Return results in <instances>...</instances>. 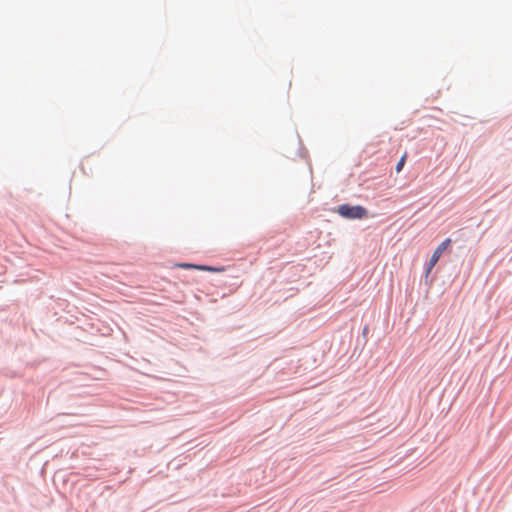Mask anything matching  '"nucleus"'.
<instances>
[{
  "instance_id": "nucleus-4",
  "label": "nucleus",
  "mask_w": 512,
  "mask_h": 512,
  "mask_svg": "<svg viewBox=\"0 0 512 512\" xmlns=\"http://www.w3.org/2000/svg\"><path fill=\"white\" fill-rule=\"evenodd\" d=\"M406 158H407V153L405 152L396 165V171L398 173L403 169V166L406 162Z\"/></svg>"
},
{
  "instance_id": "nucleus-1",
  "label": "nucleus",
  "mask_w": 512,
  "mask_h": 512,
  "mask_svg": "<svg viewBox=\"0 0 512 512\" xmlns=\"http://www.w3.org/2000/svg\"><path fill=\"white\" fill-rule=\"evenodd\" d=\"M339 215L348 219H362L367 216V210L362 206L340 205L337 209Z\"/></svg>"
},
{
  "instance_id": "nucleus-2",
  "label": "nucleus",
  "mask_w": 512,
  "mask_h": 512,
  "mask_svg": "<svg viewBox=\"0 0 512 512\" xmlns=\"http://www.w3.org/2000/svg\"><path fill=\"white\" fill-rule=\"evenodd\" d=\"M451 239L450 238H446L443 242H441V244L434 250L429 262H428V265H427V268H426V275H428L431 270L433 269V267L436 265V263L439 261L442 253L450 246L451 244Z\"/></svg>"
},
{
  "instance_id": "nucleus-3",
  "label": "nucleus",
  "mask_w": 512,
  "mask_h": 512,
  "mask_svg": "<svg viewBox=\"0 0 512 512\" xmlns=\"http://www.w3.org/2000/svg\"><path fill=\"white\" fill-rule=\"evenodd\" d=\"M181 266L184 268H196L199 270H206V271H214L215 270L214 268L209 267V266H197V265H192V264H183Z\"/></svg>"
}]
</instances>
